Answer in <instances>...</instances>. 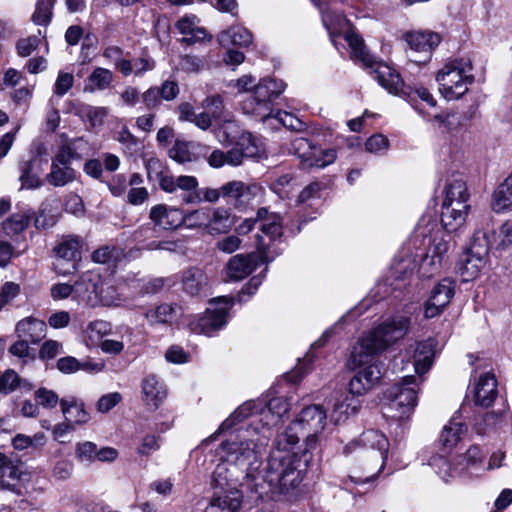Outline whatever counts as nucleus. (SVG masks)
Masks as SVG:
<instances>
[{
    "mask_svg": "<svg viewBox=\"0 0 512 512\" xmlns=\"http://www.w3.org/2000/svg\"><path fill=\"white\" fill-rule=\"evenodd\" d=\"M436 80L444 98L447 100L459 99L468 91V86L474 82L472 65L463 59L451 60L438 71Z\"/></svg>",
    "mask_w": 512,
    "mask_h": 512,
    "instance_id": "obj_6",
    "label": "nucleus"
},
{
    "mask_svg": "<svg viewBox=\"0 0 512 512\" xmlns=\"http://www.w3.org/2000/svg\"><path fill=\"white\" fill-rule=\"evenodd\" d=\"M436 341L432 338L417 342L414 348V368L418 375L426 373L433 364Z\"/></svg>",
    "mask_w": 512,
    "mask_h": 512,
    "instance_id": "obj_23",
    "label": "nucleus"
},
{
    "mask_svg": "<svg viewBox=\"0 0 512 512\" xmlns=\"http://www.w3.org/2000/svg\"><path fill=\"white\" fill-rule=\"evenodd\" d=\"M235 224V217L231 210L225 207H217L209 212L206 230L210 234L228 233Z\"/></svg>",
    "mask_w": 512,
    "mask_h": 512,
    "instance_id": "obj_27",
    "label": "nucleus"
},
{
    "mask_svg": "<svg viewBox=\"0 0 512 512\" xmlns=\"http://www.w3.org/2000/svg\"><path fill=\"white\" fill-rule=\"evenodd\" d=\"M141 100L149 111L159 108L162 103L158 86H152L141 94Z\"/></svg>",
    "mask_w": 512,
    "mask_h": 512,
    "instance_id": "obj_57",
    "label": "nucleus"
},
{
    "mask_svg": "<svg viewBox=\"0 0 512 512\" xmlns=\"http://www.w3.org/2000/svg\"><path fill=\"white\" fill-rule=\"evenodd\" d=\"M294 175L285 173L272 179L269 188L282 199H289L295 190Z\"/></svg>",
    "mask_w": 512,
    "mask_h": 512,
    "instance_id": "obj_43",
    "label": "nucleus"
},
{
    "mask_svg": "<svg viewBox=\"0 0 512 512\" xmlns=\"http://www.w3.org/2000/svg\"><path fill=\"white\" fill-rule=\"evenodd\" d=\"M496 397L497 381L495 376L491 373H484L479 377L475 386V403L482 407H489Z\"/></svg>",
    "mask_w": 512,
    "mask_h": 512,
    "instance_id": "obj_26",
    "label": "nucleus"
},
{
    "mask_svg": "<svg viewBox=\"0 0 512 512\" xmlns=\"http://www.w3.org/2000/svg\"><path fill=\"white\" fill-rule=\"evenodd\" d=\"M84 240L78 235H67L62 238L60 243L54 248L56 255L64 260L73 262L72 268L75 270V262L81 258V250Z\"/></svg>",
    "mask_w": 512,
    "mask_h": 512,
    "instance_id": "obj_29",
    "label": "nucleus"
},
{
    "mask_svg": "<svg viewBox=\"0 0 512 512\" xmlns=\"http://www.w3.org/2000/svg\"><path fill=\"white\" fill-rule=\"evenodd\" d=\"M417 383L413 375L405 376L384 393V415L402 420L413 412L417 405Z\"/></svg>",
    "mask_w": 512,
    "mask_h": 512,
    "instance_id": "obj_7",
    "label": "nucleus"
},
{
    "mask_svg": "<svg viewBox=\"0 0 512 512\" xmlns=\"http://www.w3.org/2000/svg\"><path fill=\"white\" fill-rule=\"evenodd\" d=\"M97 450V445L91 441L79 442L75 447L76 458L80 462H95L97 458Z\"/></svg>",
    "mask_w": 512,
    "mask_h": 512,
    "instance_id": "obj_54",
    "label": "nucleus"
},
{
    "mask_svg": "<svg viewBox=\"0 0 512 512\" xmlns=\"http://www.w3.org/2000/svg\"><path fill=\"white\" fill-rule=\"evenodd\" d=\"M235 145L241 150L246 158H257L260 156V147L249 132L242 133Z\"/></svg>",
    "mask_w": 512,
    "mask_h": 512,
    "instance_id": "obj_49",
    "label": "nucleus"
},
{
    "mask_svg": "<svg viewBox=\"0 0 512 512\" xmlns=\"http://www.w3.org/2000/svg\"><path fill=\"white\" fill-rule=\"evenodd\" d=\"M76 179V171L71 165H60L51 162L50 172L45 181L53 187H64Z\"/></svg>",
    "mask_w": 512,
    "mask_h": 512,
    "instance_id": "obj_36",
    "label": "nucleus"
},
{
    "mask_svg": "<svg viewBox=\"0 0 512 512\" xmlns=\"http://www.w3.org/2000/svg\"><path fill=\"white\" fill-rule=\"evenodd\" d=\"M181 289L189 296L205 297L210 290L209 278L201 268L189 267L182 272Z\"/></svg>",
    "mask_w": 512,
    "mask_h": 512,
    "instance_id": "obj_17",
    "label": "nucleus"
},
{
    "mask_svg": "<svg viewBox=\"0 0 512 512\" xmlns=\"http://www.w3.org/2000/svg\"><path fill=\"white\" fill-rule=\"evenodd\" d=\"M485 264L486 259L478 257L476 254L467 250L458 261L456 272L461 276L462 281L468 282L478 277Z\"/></svg>",
    "mask_w": 512,
    "mask_h": 512,
    "instance_id": "obj_30",
    "label": "nucleus"
},
{
    "mask_svg": "<svg viewBox=\"0 0 512 512\" xmlns=\"http://www.w3.org/2000/svg\"><path fill=\"white\" fill-rule=\"evenodd\" d=\"M285 83L282 80L263 78L255 86L252 93L241 101V108L245 114L254 115L261 120L271 116L272 103L284 90Z\"/></svg>",
    "mask_w": 512,
    "mask_h": 512,
    "instance_id": "obj_8",
    "label": "nucleus"
},
{
    "mask_svg": "<svg viewBox=\"0 0 512 512\" xmlns=\"http://www.w3.org/2000/svg\"><path fill=\"white\" fill-rule=\"evenodd\" d=\"M34 216L35 212L31 208L24 207L7 218L3 222V228L8 235L19 234L29 226Z\"/></svg>",
    "mask_w": 512,
    "mask_h": 512,
    "instance_id": "obj_34",
    "label": "nucleus"
},
{
    "mask_svg": "<svg viewBox=\"0 0 512 512\" xmlns=\"http://www.w3.org/2000/svg\"><path fill=\"white\" fill-rule=\"evenodd\" d=\"M455 294V282L443 279L432 289L424 308L426 318H434L441 314Z\"/></svg>",
    "mask_w": 512,
    "mask_h": 512,
    "instance_id": "obj_15",
    "label": "nucleus"
},
{
    "mask_svg": "<svg viewBox=\"0 0 512 512\" xmlns=\"http://www.w3.org/2000/svg\"><path fill=\"white\" fill-rule=\"evenodd\" d=\"M493 209L496 212L512 210V175L508 176L494 192Z\"/></svg>",
    "mask_w": 512,
    "mask_h": 512,
    "instance_id": "obj_39",
    "label": "nucleus"
},
{
    "mask_svg": "<svg viewBox=\"0 0 512 512\" xmlns=\"http://www.w3.org/2000/svg\"><path fill=\"white\" fill-rule=\"evenodd\" d=\"M241 477L245 478V474H241L238 467L220 459V462L212 472L211 485L215 491L237 488Z\"/></svg>",
    "mask_w": 512,
    "mask_h": 512,
    "instance_id": "obj_20",
    "label": "nucleus"
},
{
    "mask_svg": "<svg viewBox=\"0 0 512 512\" xmlns=\"http://www.w3.org/2000/svg\"><path fill=\"white\" fill-rule=\"evenodd\" d=\"M252 40V33L242 26L230 27L218 36V41L223 47L230 45L246 47L252 43Z\"/></svg>",
    "mask_w": 512,
    "mask_h": 512,
    "instance_id": "obj_33",
    "label": "nucleus"
},
{
    "mask_svg": "<svg viewBox=\"0 0 512 512\" xmlns=\"http://www.w3.org/2000/svg\"><path fill=\"white\" fill-rule=\"evenodd\" d=\"M47 326L42 320L28 317L19 321L15 332L19 339H25L29 343L36 344L46 336Z\"/></svg>",
    "mask_w": 512,
    "mask_h": 512,
    "instance_id": "obj_24",
    "label": "nucleus"
},
{
    "mask_svg": "<svg viewBox=\"0 0 512 512\" xmlns=\"http://www.w3.org/2000/svg\"><path fill=\"white\" fill-rule=\"evenodd\" d=\"M195 146L196 144L193 142L176 140L172 148L169 150V156L171 159L181 164L192 162L196 159L193 153Z\"/></svg>",
    "mask_w": 512,
    "mask_h": 512,
    "instance_id": "obj_46",
    "label": "nucleus"
},
{
    "mask_svg": "<svg viewBox=\"0 0 512 512\" xmlns=\"http://www.w3.org/2000/svg\"><path fill=\"white\" fill-rule=\"evenodd\" d=\"M349 364L353 368H360L349 382V392L355 396H362L371 391L383 376L380 363L374 362V359L359 366H355L351 362Z\"/></svg>",
    "mask_w": 512,
    "mask_h": 512,
    "instance_id": "obj_13",
    "label": "nucleus"
},
{
    "mask_svg": "<svg viewBox=\"0 0 512 512\" xmlns=\"http://www.w3.org/2000/svg\"><path fill=\"white\" fill-rule=\"evenodd\" d=\"M243 494L238 488L214 491L205 512H238Z\"/></svg>",
    "mask_w": 512,
    "mask_h": 512,
    "instance_id": "obj_18",
    "label": "nucleus"
},
{
    "mask_svg": "<svg viewBox=\"0 0 512 512\" xmlns=\"http://www.w3.org/2000/svg\"><path fill=\"white\" fill-rule=\"evenodd\" d=\"M122 105L127 107H135L141 100L140 91L133 86H126L120 93Z\"/></svg>",
    "mask_w": 512,
    "mask_h": 512,
    "instance_id": "obj_64",
    "label": "nucleus"
},
{
    "mask_svg": "<svg viewBox=\"0 0 512 512\" xmlns=\"http://www.w3.org/2000/svg\"><path fill=\"white\" fill-rule=\"evenodd\" d=\"M26 473L23 471L22 464H11L1 472L0 487L15 495L24 494L26 487L24 484Z\"/></svg>",
    "mask_w": 512,
    "mask_h": 512,
    "instance_id": "obj_22",
    "label": "nucleus"
},
{
    "mask_svg": "<svg viewBox=\"0 0 512 512\" xmlns=\"http://www.w3.org/2000/svg\"><path fill=\"white\" fill-rule=\"evenodd\" d=\"M113 82V73L106 68L97 67L87 78L84 91L94 92L95 90H106Z\"/></svg>",
    "mask_w": 512,
    "mask_h": 512,
    "instance_id": "obj_38",
    "label": "nucleus"
},
{
    "mask_svg": "<svg viewBox=\"0 0 512 512\" xmlns=\"http://www.w3.org/2000/svg\"><path fill=\"white\" fill-rule=\"evenodd\" d=\"M144 162L148 178L155 177L162 191L169 194H175L179 191V187L176 186L177 177L164 172L163 164L158 158L150 157L145 159Z\"/></svg>",
    "mask_w": 512,
    "mask_h": 512,
    "instance_id": "obj_21",
    "label": "nucleus"
},
{
    "mask_svg": "<svg viewBox=\"0 0 512 512\" xmlns=\"http://www.w3.org/2000/svg\"><path fill=\"white\" fill-rule=\"evenodd\" d=\"M469 199L443 200L441 205L440 228L435 220L421 219L417 224L410 241L419 253L416 256L423 259L424 264H430L436 270L443 255L450 248L451 233L457 231L466 220L470 205Z\"/></svg>",
    "mask_w": 512,
    "mask_h": 512,
    "instance_id": "obj_2",
    "label": "nucleus"
},
{
    "mask_svg": "<svg viewBox=\"0 0 512 512\" xmlns=\"http://www.w3.org/2000/svg\"><path fill=\"white\" fill-rule=\"evenodd\" d=\"M326 411L320 405H310L300 412L284 432L276 439V447L270 453L267 465L261 475L272 489L278 488L282 493L297 487L302 481L299 470V459L291 453V449L305 439L306 450L313 448L317 435L323 431L326 424Z\"/></svg>",
    "mask_w": 512,
    "mask_h": 512,
    "instance_id": "obj_1",
    "label": "nucleus"
},
{
    "mask_svg": "<svg viewBox=\"0 0 512 512\" xmlns=\"http://www.w3.org/2000/svg\"><path fill=\"white\" fill-rule=\"evenodd\" d=\"M39 43L40 39L35 35L18 40L16 43L18 55L21 57H27L31 55L38 48Z\"/></svg>",
    "mask_w": 512,
    "mask_h": 512,
    "instance_id": "obj_61",
    "label": "nucleus"
},
{
    "mask_svg": "<svg viewBox=\"0 0 512 512\" xmlns=\"http://www.w3.org/2000/svg\"><path fill=\"white\" fill-rule=\"evenodd\" d=\"M200 20L195 15H185L180 18L175 26L179 33L186 36L191 32L196 33V38L199 37V34H203V27L199 26Z\"/></svg>",
    "mask_w": 512,
    "mask_h": 512,
    "instance_id": "obj_52",
    "label": "nucleus"
},
{
    "mask_svg": "<svg viewBox=\"0 0 512 512\" xmlns=\"http://www.w3.org/2000/svg\"><path fill=\"white\" fill-rule=\"evenodd\" d=\"M176 186L179 187L181 202L188 205H198L202 202L216 203L222 197V186L200 188L195 176H177Z\"/></svg>",
    "mask_w": 512,
    "mask_h": 512,
    "instance_id": "obj_10",
    "label": "nucleus"
},
{
    "mask_svg": "<svg viewBox=\"0 0 512 512\" xmlns=\"http://www.w3.org/2000/svg\"><path fill=\"white\" fill-rule=\"evenodd\" d=\"M74 84V77L71 73L59 72L54 84L53 92L56 96H64Z\"/></svg>",
    "mask_w": 512,
    "mask_h": 512,
    "instance_id": "obj_56",
    "label": "nucleus"
},
{
    "mask_svg": "<svg viewBox=\"0 0 512 512\" xmlns=\"http://www.w3.org/2000/svg\"><path fill=\"white\" fill-rule=\"evenodd\" d=\"M490 231H492V229H477L472 236L468 251L476 254L478 257L486 259L492 245L488 236Z\"/></svg>",
    "mask_w": 512,
    "mask_h": 512,
    "instance_id": "obj_44",
    "label": "nucleus"
},
{
    "mask_svg": "<svg viewBox=\"0 0 512 512\" xmlns=\"http://www.w3.org/2000/svg\"><path fill=\"white\" fill-rule=\"evenodd\" d=\"M410 328V319L403 315L392 316L359 338L350 354L355 366L372 361L389 346L404 338Z\"/></svg>",
    "mask_w": 512,
    "mask_h": 512,
    "instance_id": "obj_4",
    "label": "nucleus"
},
{
    "mask_svg": "<svg viewBox=\"0 0 512 512\" xmlns=\"http://www.w3.org/2000/svg\"><path fill=\"white\" fill-rule=\"evenodd\" d=\"M256 404L253 401H247L240 405L226 420L222 422L218 430L213 433L208 438L204 439L201 443V445H207L213 440L216 439L218 434L229 430L242 422L243 420L247 418H251L250 422L247 424L246 428L250 429V435H255V432L253 431L254 428H257L258 430H262V426L259 427V422L263 421V416L259 418L258 415H256L255 412Z\"/></svg>",
    "mask_w": 512,
    "mask_h": 512,
    "instance_id": "obj_14",
    "label": "nucleus"
},
{
    "mask_svg": "<svg viewBox=\"0 0 512 512\" xmlns=\"http://www.w3.org/2000/svg\"><path fill=\"white\" fill-rule=\"evenodd\" d=\"M205 64V60L202 57L195 55H184L180 58L179 65L181 69L187 73H198L200 72Z\"/></svg>",
    "mask_w": 512,
    "mask_h": 512,
    "instance_id": "obj_55",
    "label": "nucleus"
},
{
    "mask_svg": "<svg viewBox=\"0 0 512 512\" xmlns=\"http://www.w3.org/2000/svg\"><path fill=\"white\" fill-rule=\"evenodd\" d=\"M142 392L145 401L154 409H157L162 400L166 397V390L162 383L154 375H149L142 382Z\"/></svg>",
    "mask_w": 512,
    "mask_h": 512,
    "instance_id": "obj_35",
    "label": "nucleus"
},
{
    "mask_svg": "<svg viewBox=\"0 0 512 512\" xmlns=\"http://www.w3.org/2000/svg\"><path fill=\"white\" fill-rule=\"evenodd\" d=\"M210 303L223 304V306L216 309H207L196 322L190 324L193 332L211 336L226 325L228 310L233 305L232 299L222 296L213 299Z\"/></svg>",
    "mask_w": 512,
    "mask_h": 512,
    "instance_id": "obj_11",
    "label": "nucleus"
},
{
    "mask_svg": "<svg viewBox=\"0 0 512 512\" xmlns=\"http://www.w3.org/2000/svg\"><path fill=\"white\" fill-rule=\"evenodd\" d=\"M430 465L436 469V472L444 481H448L450 477L454 476L450 462L443 456L433 457Z\"/></svg>",
    "mask_w": 512,
    "mask_h": 512,
    "instance_id": "obj_62",
    "label": "nucleus"
},
{
    "mask_svg": "<svg viewBox=\"0 0 512 512\" xmlns=\"http://www.w3.org/2000/svg\"><path fill=\"white\" fill-rule=\"evenodd\" d=\"M34 399L39 406L48 410L55 408L61 401L56 392L45 387H41L34 392Z\"/></svg>",
    "mask_w": 512,
    "mask_h": 512,
    "instance_id": "obj_53",
    "label": "nucleus"
},
{
    "mask_svg": "<svg viewBox=\"0 0 512 512\" xmlns=\"http://www.w3.org/2000/svg\"><path fill=\"white\" fill-rule=\"evenodd\" d=\"M20 377L13 370H7L0 377V392L3 394L12 393L19 385Z\"/></svg>",
    "mask_w": 512,
    "mask_h": 512,
    "instance_id": "obj_60",
    "label": "nucleus"
},
{
    "mask_svg": "<svg viewBox=\"0 0 512 512\" xmlns=\"http://www.w3.org/2000/svg\"><path fill=\"white\" fill-rule=\"evenodd\" d=\"M61 350V343L55 340H47L42 344L39 350V357L43 360H51L54 359L58 354H60Z\"/></svg>",
    "mask_w": 512,
    "mask_h": 512,
    "instance_id": "obj_63",
    "label": "nucleus"
},
{
    "mask_svg": "<svg viewBox=\"0 0 512 512\" xmlns=\"http://www.w3.org/2000/svg\"><path fill=\"white\" fill-rule=\"evenodd\" d=\"M463 433V425L460 422L451 420L446 425L441 433L440 442L444 448L450 449L460 440V436Z\"/></svg>",
    "mask_w": 512,
    "mask_h": 512,
    "instance_id": "obj_48",
    "label": "nucleus"
},
{
    "mask_svg": "<svg viewBox=\"0 0 512 512\" xmlns=\"http://www.w3.org/2000/svg\"><path fill=\"white\" fill-rule=\"evenodd\" d=\"M288 403L282 398L271 399L265 409H261L260 414L265 419V423L262 427L268 429V435L270 436V424H275L284 414L289 410Z\"/></svg>",
    "mask_w": 512,
    "mask_h": 512,
    "instance_id": "obj_37",
    "label": "nucleus"
},
{
    "mask_svg": "<svg viewBox=\"0 0 512 512\" xmlns=\"http://www.w3.org/2000/svg\"><path fill=\"white\" fill-rule=\"evenodd\" d=\"M60 407L65 420L73 425H83L91 419L84 403L74 396L61 399Z\"/></svg>",
    "mask_w": 512,
    "mask_h": 512,
    "instance_id": "obj_28",
    "label": "nucleus"
},
{
    "mask_svg": "<svg viewBox=\"0 0 512 512\" xmlns=\"http://www.w3.org/2000/svg\"><path fill=\"white\" fill-rule=\"evenodd\" d=\"M255 435H250V429L240 427L237 433L223 441L219 447L218 455L221 460L230 462L240 469L245 478L257 479L260 467L261 450L267 446L269 435L264 426L262 430L254 428Z\"/></svg>",
    "mask_w": 512,
    "mask_h": 512,
    "instance_id": "obj_3",
    "label": "nucleus"
},
{
    "mask_svg": "<svg viewBox=\"0 0 512 512\" xmlns=\"http://www.w3.org/2000/svg\"><path fill=\"white\" fill-rule=\"evenodd\" d=\"M261 232L269 238V242L265 243V247L269 248L270 255H274V257L278 254V252L274 249V242L277 238L282 236V225L280 223V216L277 214L271 215V220L268 222H264L261 225ZM259 234L256 235V237ZM261 238L263 236L260 235ZM264 241V239H262Z\"/></svg>",
    "mask_w": 512,
    "mask_h": 512,
    "instance_id": "obj_41",
    "label": "nucleus"
},
{
    "mask_svg": "<svg viewBox=\"0 0 512 512\" xmlns=\"http://www.w3.org/2000/svg\"><path fill=\"white\" fill-rule=\"evenodd\" d=\"M203 106L214 119H221L224 111L223 99L220 95H212L205 98Z\"/></svg>",
    "mask_w": 512,
    "mask_h": 512,
    "instance_id": "obj_59",
    "label": "nucleus"
},
{
    "mask_svg": "<svg viewBox=\"0 0 512 512\" xmlns=\"http://www.w3.org/2000/svg\"><path fill=\"white\" fill-rule=\"evenodd\" d=\"M55 0H37L31 20L35 25L48 26L53 18Z\"/></svg>",
    "mask_w": 512,
    "mask_h": 512,
    "instance_id": "obj_45",
    "label": "nucleus"
},
{
    "mask_svg": "<svg viewBox=\"0 0 512 512\" xmlns=\"http://www.w3.org/2000/svg\"><path fill=\"white\" fill-rule=\"evenodd\" d=\"M149 219L161 229L174 230L183 225L184 210L157 204L150 209Z\"/></svg>",
    "mask_w": 512,
    "mask_h": 512,
    "instance_id": "obj_19",
    "label": "nucleus"
},
{
    "mask_svg": "<svg viewBox=\"0 0 512 512\" xmlns=\"http://www.w3.org/2000/svg\"><path fill=\"white\" fill-rule=\"evenodd\" d=\"M80 159V155L76 151V147L73 142H65L63 143L56 155L52 158V163H57L60 165H71L73 160Z\"/></svg>",
    "mask_w": 512,
    "mask_h": 512,
    "instance_id": "obj_50",
    "label": "nucleus"
},
{
    "mask_svg": "<svg viewBox=\"0 0 512 512\" xmlns=\"http://www.w3.org/2000/svg\"><path fill=\"white\" fill-rule=\"evenodd\" d=\"M443 200L469 199L470 195L465 180L459 174L452 175L447 179L444 190Z\"/></svg>",
    "mask_w": 512,
    "mask_h": 512,
    "instance_id": "obj_40",
    "label": "nucleus"
},
{
    "mask_svg": "<svg viewBox=\"0 0 512 512\" xmlns=\"http://www.w3.org/2000/svg\"><path fill=\"white\" fill-rule=\"evenodd\" d=\"M176 305L163 303L146 311L145 317L151 326L170 323L175 314Z\"/></svg>",
    "mask_w": 512,
    "mask_h": 512,
    "instance_id": "obj_42",
    "label": "nucleus"
},
{
    "mask_svg": "<svg viewBox=\"0 0 512 512\" xmlns=\"http://www.w3.org/2000/svg\"><path fill=\"white\" fill-rule=\"evenodd\" d=\"M210 208H199L189 212L184 211L183 225L188 228H196L204 226L208 222Z\"/></svg>",
    "mask_w": 512,
    "mask_h": 512,
    "instance_id": "obj_51",
    "label": "nucleus"
},
{
    "mask_svg": "<svg viewBox=\"0 0 512 512\" xmlns=\"http://www.w3.org/2000/svg\"><path fill=\"white\" fill-rule=\"evenodd\" d=\"M257 249L259 254H237L229 259L225 267L229 280L240 281L250 275L259 262L268 263L274 260V255H270L269 248L265 247L260 236H257Z\"/></svg>",
    "mask_w": 512,
    "mask_h": 512,
    "instance_id": "obj_9",
    "label": "nucleus"
},
{
    "mask_svg": "<svg viewBox=\"0 0 512 512\" xmlns=\"http://www.w3.org/2000/svg\"><path fill=\"white\" fill-rule=\"evenodd\" d=\"M293 149L305 168H324L332 164L336 159L334 149L320 150L307 138H298L293 143Z\"/></svg>",
    "mask_w": 512,
    "mask_h": 512,
    "instance_id": "obj_12",
    "label": "nucleus"
},
{
    "mask_svg": "<svg viewBox=\"0 0 512 512\" xmlns=\"http://www.w3.org/2000/svg\"><path fill=\"white\" fill-rule=\"evenodd\" d=\"M157 227L152 222L143 224L133 232L132 237L136 242L142 243L143 246L148 240L157 237Z\"/></svg>",
    "mask_w": 512,
    "mask_h": 512,
    "instance_id": "obj_58",
    "label": "nucleus"
},
{
    "mask_svg": "<svg viewBox=\"0 0 512 512\" xmlns=\"http://www.w3.org/2000/svg\"><path fill=\"white\" fill-rule=\"evenodd\" d=\"M360 443L368 449L375 450V457L377 461L384 463L388 452V440L386 436L378 430H367L360 436ZM383 464H381V467Z\"/></svg>",
    "mask_w": 512,
    "mask_h": 512,
    "instance_id": "obj_31",
    "label": "nucleus"
},
{
    "mask_svg": "<svg viewBox=\"0 0 512 512\" xmlns=\"http://www.w3.org/2000/svg\"><path fill=\"white\" fill-rule=\"evenodd\" d=\"M344 38L351 47L355 57L366 67L373 69L374 78L383 88L395 95L403 91L404 83L400 74L389 65L377 62L374 56L366 50L363 39L359 35L354 32H346Z\"/></svg>",
    "mask_w": 512,
    "mask_h": 512,
    "instance_id": "obj_5",
    "label": "nucleus"
},
{
    "mask_svg": "<svg viewBox=\"0 0 512 512\" xmlns=\"http://www.w3.org/2000/svg\"><path fill=\"white\" fill-rule=\"evenodd\" d=\"M405 40L412 50L427 53L429 59L431 51L440 44L441 36L432 31H413L405 34Z\"/></svg>",
    "mask_w": 512,
    "mask_h": 512,
    "instance_id": "obj_25",
    "label": "nucleus"
},
{
    "mask_svg": "<svg viewBox=\"0 0 512 512\" xmlns=\"http://www.w3.org/2000/svg\"><path fill=\"white\" fill-rule=\"evenodd\" d=\"M260 192L261 187L258 184H246L238 180L222 185V198L236 208L248 205Z\"/></svg>",
    "mask_w": 512,
    "mask_h": 512,
    "instance_id": "obj_16",
    "label": "nucleus"
},
{
    "mask_svg": "<svg viewBox=\"0 0 512 512\" xmlns=\"http://www.w3.org/2000/svg\"><path fill=\"white\" fill-rule=\"evenodd\" d=\"M82 286H85V289L90 290V286L92 287V291L96 292V284L93 282V274L84 273L79 279L75 282L74 285H70L67 283H57L52 285L51 297L54 300H62L68 298L74 289L79 290Z\"/></svg>",
    "mask_w": 512,
    "mask_h": 512,
    "instance_id": "obj_32",
    "label": "nucleus"
},
{
    "mask_svg": "<svg viewBox=\"0 0 512 512\" xmlns=\"http://www.w3.org/2000/svg\"><path fill=\"white\" fill-rule=\"evenodd\" d=\"M34 160L23 161L19 165L21 188L37 189L43 185L41 178L32 172Z\"/></svg>",
    "mask_w": 512,
    "mask_h": 512,
    "instance_id": "obj_47",
    "label": "nucleus"
}]
</instances>
